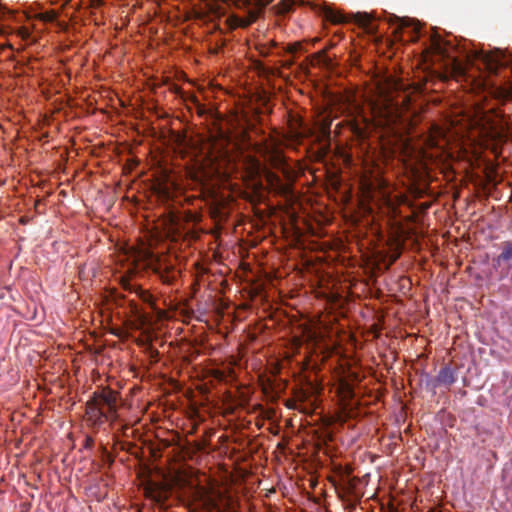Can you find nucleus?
I'll use <instances>...</instances> for the list:
<instances>
[{"mask_svg":"<svg viewBox=\"0 0 512 512\" xmlns=\"http://www.w3.org/2000/svg\"><path fill=\"white\" fill-rule=\"evenodd\" d=\"M510 134L507 120L495 111L484 112L476 108L473 115L459 114L450 121L446 130L434 127L428 137L431 148L447 147L448 156L478 158L490 141H502Z\"/></svg>","mask_w":512,"mask_h":512,"instance_id":"1","label":"nucleus"},{"mask_svg":"<svg viewBox=\"0 0 512 512\" xmlns=\"http://www.w3.org/2000/svg\"><path fill=\"white\" fill-rule=\"evenodd\" d=\"M391 87L397 89V84L392 81L377 84L379 95L369 104L371 119L363 115L361 108H355V115L348 122V126L358 137H366L374 126H390L400 118L402 108H398L392 96L388 94V89Z\"/></svg>","mask_w":512,"mask_h":512,"instance_id":"2","label":"nucleus"},{"mask_svg":"<svg viewBox=\"0 0 512 512\" xmlns=\"http://www.w3.org/2000/svg\"><path fill=\"white\" fill-rule=\"evenodd\" d=\"M226 139H210L202 142L199 147L192 150V160L195 171L192 177L199 182H205L215 175L224 174L228 163L227 153L224 151Z\"/></svg>","mask_w":512,"mask_h":512,"instance_id":"3","label":"nucleus"},{"mask_svg":"<svg viewBox=\"0 0 512 512\" xmlns=\"http://www.w3.org/2000/svg\"><path fill=\"white\" fill-rule=\"evenodd\" d=\"M405 201V195L391 196L390 192L385 187H381L375 195H372L370 188H367V190L363 188L360 209L363 210L364 213L370 214L373 212L374 207L377 206L381 210V213L395 217L397 214V206Z\"/></svg>","mask_w":512,"mask_h":512,"instance_id":"4","label":"nucleus"},{"mask_svg":"<svg viewBox=\"0 0 512 512\" xmlns=\"http://www.w3.org/2000/svg\"><path fill=\"white\" fill-rule=\"evenodd\" d=\"M118 261L126 267V273L132 274L140 268L152 267L154 269L162 268L159 259H156L150 249L141 243L138 247H127L118 255Z\"/></svg>","mask_w":512,"mask_h":512,"instance_id":"5","label":"nucleus"},{"mask_svg":"<svg viewBox=\"0 0 512 512\" xmlns=\"http://www.w3.org/2000/svg\"><path fill=\"white\" fill-rule=\"evenodd\" d=\"M117 393L105 389L87 403L86 419L91 425L103 423L116 409Z\"/></svg>","mask_w":512,"mask_h":512,"instance_id":"6","label":"nucleus"},{"mask_svg":"<svg viewBox=\"0 0 512 512\" xmlns=\"http://www.w3.org/2000/svg\"><path fill=\"white\" fill-rule=\"evenodd\" d=\"M194 501L206 512H222L228 503L224 490L215 483H210L208 487H197Z\"/></svg>","mask_w":512,"mask_h":512,"instance_id":"7","label":"nucleus"},{"mask_svg":"<svg viewBox=\"0 0 512 512\" xmlns=\"http://www.w3.org/2000/svg\"><path fill=\"white\" fill-rule=\"evenodd\" d=\"M228 5H232L235 8L242 10L247 13L245 17L232 14L228 17L227 23L230 28L235 29L238 27L245 28L254 23L260 13L262 7L269 4L272 0H257L256 6L251 8L250 4L246 0H222Z\"/></svg>","mask_w":512,"mask_h":512,"instance_id":"8","label":"nucleus"},{"mask_svg":"<svg viewBox=\"0 0 512 512\" xmlns=\"http://www.w3.org/2000/svg\"><path fill=\"white\" fill-rule=\"evenodd\" d=\"M450 46L440 37L434 36L431 39V47L424 55V62L427 61L429 55L436 57L437 60H446V65L451 66L452 73L462 75L465 73L464 65L457 58L450 54Z\"/></svg>","mask_w":512,"mask_h":512,"instance_id":"9","label":"nucleus"},{"mask_svg":"<svg viewBox=\"0 0 512 512\" xmlns=\"http://www.w3.org/2000/svg\"><path fill=\"white\" fill-rule=\"evenodd\" d=\"M337 392L341 400L340 409L334 414L326 416L323 419L326 425L344 423L348 418L354 417L356 415L352 409L353 404L346 403V401L350 400L353 396V390L350 384L344 380H341L339 382Z\"/></svg>","mask_w":512,"mask_h":512,"instance_id":"10","label":"nucleus"},{"mask_svg":"<svg viewBox=\"0 0 512 512\" xmlns=\"http://www.w3.org/2000/svg\"><path fill=\"white\" fill-rule=\"evenodd\" d=\"M321 389L318 384L307 383L305 387L295 393L294 403L288 404L289 407L298 409L305 414L314 412L317 407V395Z\"/></svg>","mask_w":512,"mask_h":512,"instance_id":"11","label":"nucleus"},{"mask_svg":"<svg viewBox=\"0 0 512 512\" xmlns=\"http://www.w3.org/2000/svg\"><path fill=\"white\" fill-rule=\"evenodd\" d=\"M475 59L480 61L487 70L494 72L500 66L508 64L510 56L506 55L501 51L496 50L486 54H476Z\"/></svg>","mask_w":512,"mask_h":512,"instance_id":"12","label":"nucleus"},{"mask_svg":"<svg viewBox=\"0 0 512 512\" xmlns=\"http://www.w3.org/2000/svg\"><path fill=\"white\" fill-rule=\"evenodd\" d=\"M145 494L157 503H163L170 495V486L150 481L145 487Z\"/></svg>","mask_w":512,"mask_h":512,"instance_id":"13","label":"nucleus"},{"mask_svg":"<svg viewBox=\"0 0 512 512\" xmlns=\"http://www.w3.org/2000/svg\"><path fill=\"white\" fill-rule=\"evenodd\" d=\"M156 227L157 229H162L167 236H172L179 229V217L174 213H170L164 219L159 220Z\"/></svg>","mask_w":512,"mask_h":512,"instance_id":"14","label":"nucleus"},{"mask_svg":"<svg viewBox=\"0 0 512 512\" xmlns=\"http://www.w3.org/2000/svg\"><path fill=\"white\" fill-rule=\"evenodd\" d=\"M421 25L419 22L413 19H402L399 24L400 36L404 37L405 34H409L410 31L413 35L409 36L407 41H415L417 39V33L419 32Z\"/></svg>","mask_w":512,"mask_h":512,"instance_id":"15","label":"nucleus"},{"mask_svg":"<svg viewBox=\"0 0 512 512\" xmlns=\"http://www.w3.org/2000/svg\"><path fill=\"white\" fill-rule=\"evenodd\" d=\"M134 313V316H135V320H130L128 323H127V329H139V330H143V333L144 334H149L150 332V329L147 325V318L146 316H144L143 314H140L138 312V310H134L133 311Z\"/></svg>","mask_w":512,"mask_h":512,"instance_id":"16","label":"nucleus"},{"mask_svg":"<svg viewBox=\"0 0 512 512\" xmlns=\"http://www.w3.org/2000/svg\"><path fill=\"white\" fill-rule=\"evenodd\" d=\"M174 187L173 181L167 179L165 182H158L155 185L156 192L164 198L171 197V189Z\"/></svg>","mask_w":512,"mask_h":512,"instance_id":"17","label":"nucleus"},{"mask_svg":"<svg viewBox=\"0 0 512 512\" xmlns=\"http://www.w3.org/2000/svg\"><path fill=\"white\" fill-rule=\"evenodd\" d=\"M324 16L326 20L334 23V24H340L346 22L345 16L340 12L336 11L330 8H327L324 10Z\"/></svg>","mask_w":512,"mask_h":512,"instance_id":"18","label":"nucleus"},{"mask_svg":"<svg viewBox=\"0 0 512 512\" xmlns=\"http://www.w3.org/2000/svg\"><path fill=\"white\" fill-rule=\"evenodd\" d=\"M295 4V0H282L276 7L278 13H286Z\"/></svg>","mask_w":512,"mask_h":512,"instance_id":"19","label":"nucleus"},{"mask_svg":"<svg viewBox=\"0 0 512 512\" xmlns=\"http://www.w3.org/2000/svg\"><path fill=\"white\" fill-rule=\"evenodd\" d=\"M36 17L44 22H52L56 18V13L53 10H51L39 13L36 15Z\"/></svg>","mask_w":512,"mask_h":512,"instance_id":"20","label":"nucleus"},{"mask_svg":"<svg viewBox=\"0 0 512 512\" xmlns=\"http://www.w3.org/2000/svg\"><path fill=\"white\" fill-rule=\"evenodd\" d=\"M498 97L502 99L512 98V86L509 88H503L498 92Z\"/></svg>","mask_w":512,"mask_h":512,"instance_id":"21","label":"nucleus"},{"mask_svg":"<svg viewBox=\"0 0 512 512\" xmlns=\"http://www.w3.org/2000/svg\"><path fill=\"white\" fill-rule=\"evenodd\" d=\"M18 35L22 38V39H28L29 36H30V31L28 28L26 27H22L18 30Z\"/></svg>","mask_w":512,"mask_h":512,"instance_id":"22","label":"nucleus"},{"mask_svg":"<svg viewBox=\"0 0 512 512\" xmlns=\"http://www.w3.org/2000/svg\"><path fill=\"white\" fill-rule=\"evenodd\" d=\"M140 294L144 301H149L151 298V296L147 292L140 291Z\"/></svg>","mask_w":512,"mask_h":512,"instance_id":"23","label":"nucleus"},{"mask_svg":"<svg viewBox=\"0 0 512 512\" xmlns=\"http://www.w3.org/2000/svg\"><path fill=\"white\" fill-rule=\"evenodd\" d=\"M307 340H314L315 339V332L308 331L305 335Z\"/></svg>","mask_w":512,"mask_h":512,"instance_id":"24","label":"nucleus"},{"mask_svg":"<svg viewBox=\"0 0 512 512\" xmlns=\"http://www.w3.org/2000/svg\"><path fill=\"white\" fill-rule=\"evenodd\" d=\"M330 124H331V123H327L326 121H324V122H323L322 130H323V132H324V133H326V131H328V130H329V128H330Z\"/></svg>","mask_w":512,"mask_h":512,"instance_id":"25","label":"nucleus"},{"mask_svg":"<svg viewBox=\"0 0 512 512\" xmlns=\"http://www.w3.org/2000/svg\"><path fill=\"white\" fill-rule=\"evenodd\" d=\"M121 281H122V285L124 286V288L128 289L129 285H128L127 279L122 277Z\"/></svg>","mask_w":512,"mask_h":512,"instance_id":"26","label":"nucleus"},{"mask_svg":"<svg viewBox=\"0 0 512 512\" xmlns=\"http://www.w3.org/2000/svg\"><path fill=\"white\" fill-rule=\"evenodd\" d=\"M93 5L98 6L102 3V0H92Z\"/></svg>","mask_w":512,"mask_h":512,"instance_id":"27","label":"nucleus"},{"mask_svg":"<svg viewBox=\"0 0 512 512\" xmlns=\"http://www.w3.org/2000/svg\"><path fill=\"white\" fill-rule=\"evenodd\" d=\"M425 157L433 158V157H434V154H433V153H429V154H427V153L425 152Z\"/></svg>","mask_w":512,"mask_h":512,"instance_id":"28","label":"nucleus"},{"mask_svg":"<svg viewBox=\"0 0 512 512\" xmlns=\"http://www.w3.org/2000/svg\"><path fill=\"white\" fill-rule=\"evenodd\" d=\"M415 89H416L417 91H420V90L422 89V87H421V85H420V84H417V85L415 86Z\"/></svg>","mask_w":512,"mask_h":512,"instance_id":"29","label":"nucleus"},{"mask_svg":"<svg viewBox=\"0 0 512 512\" xmlns=\"http://www.w3.org/2000/svg\"><path fill=\"white\" fill-rule=\"evenodd\" d=\"M295 345L299 346L300 345V340L299 339H296V343Z\"/></svg>","mask_w":512,"mask_h":512,"instance_id":"30","label":"nucleus"},{"mask_svg":"<svg viewBox=\"0 0 512 512\" xmlns=\"http://www.w3.org/2000/svg\"><path fill=\"white\" fill-rule=\"evenodd\" d=\"M196 218H197L196 216H192V217H191V220H192V221H196Z\"/></svg>","mask_w":512,"mask_h":512,"instance_id":"31","label":"nucleus"}]
</instances>
